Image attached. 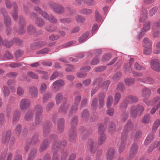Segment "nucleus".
Returning <instances> with one entry per match:
<instances>
[{
  "label": "nucleus",
  "instance_id": "45",
  "mask_svg": "<svg viewBox=\"0 0 160 160\" xmlns=\"http://www.w3.org/2000/svg\"><path fill=\"white\" fill-rule=\"evenodd\" d=\"M81 117L82 119L87 120L89 117V113L87 110H84L81 114Z\"/></svg>",
  "mask_w": 160,
  "mask_h": 160
},
{
  "label": "nucleus",
  "instance_id": "59",
  "mask_svg": "<svg viewBox=\"0 0 160 160\" xmlns=\"http://www.w3.org/2000/svg\"><path fill=\"white\" fill-rule=\"evenodd\" d=\"M158 9V7L155 6L152 8L149 11V14L150 16H152L155 14Z\"/></svg>",
  "mask_w": 160,
  "mask_h": 160
},
{
  "label": "nucleus",
  "instance_id": "19",
  "mask_svg": "<svg viewBox=\"0 0 160 160\" xmlns=\"http://www.w3.org/2000/svg\"><path fill=\"white\" fill-rule=\"evenodd\" d=\"M64 120L63 118H59L58 123V128L60 132H62L64 129Z\"/></svg>",
  "mask_w": 160,
  "mask_h": 160
},
{
  "label": "nucleus",
  "instance_id": "60",
  "mask_svg": "<svg viewBox=\"0 0 160 160\" xmlns=\"http://www.w3.org/2000/svg\"><path fill=\"white\" fill-rule=\"evenodd\" d=\"M98 99L96 98H94L92 101L91 106L94 110L97 108L98 106Z\"/></svg>",
  "mask_w": 160,
  "mask_h": 160
},
{
  "label": "nucleus",
  "instance_id": "18",
  "mask_svg": "<svg viewBox=\"0 0 160 160\" xmlns=\"http://www.w3.org/2000/svg\"><path fill=\"white\" fill-rule=\"evenodd\" d=\"M138 98L135 96L130 95L125 99V101L129 103H135L138 101Z\"/></svg>",
  "mask_w": 160,
  "mask_h": 160
},
{
  "label": "nucleus",
  "instance_id": "23",
  "mask_svg": "<svg viewBox=\"0 0 160 160\" xmlns=\"http://www.w3.org/2000/svg\"><path fill=\"white\" fill-rule=\"evenodd\" d=\"M105 97V95L103 93H100L98 95L99 102V108H102L104 105Z\"/></svg>",
  "mask_w": 160,
  "mask_h": 160
},
{
  "label": "nucleus",
  "instance_id": "46",
  "mask_svg": "<svg viewBox=\"0 0 160 160\" xmlns=\"http://www.w3.org/2000/svg\"><path fill=\"white\" fill-rule=\"evenodd\" d=\"M150 115L147 114L142 118V122L145 124L148 123L150 121Z\"/></svg>",
  "mask_w": 160,
  "mask_h": 160
},
{
  "label": "nucleus",
  "instance_id": "41",
  "mask_svg": "<svg viewBox=\"0 0 160 160\" xmlns=\"http://www.w3.org/2000/svg\"><path fill=\"white\" fill-rule=\"evenodd\" d=\"M160 125V120L157 119L156 120L154 124L152 127V131L153 132H155L158 128V127Z\"/></svg>",
  "mask_w": 160,
  "mask_h": 160
},
{
  "label": "nucleus",
  "instance_id": "4",
  "mask_svg": "<svg viewBox=\"0 0 160 160\" xmlns=\"http://www.w3.org/2000/svg\"><path fill=\"white\" fill-rule=\"evenodd\" d=\"M1 12L2 13L4 17V24L7 26L6 32L8 35H9L11 33L12 30L11 28L9 27L11 24V19L9 16L8 15L6 12L5 9L4 8H1Z\"/></svg>",
  "mask_w": 160,
  "mask_h": 160
},
{
  "label": "nucleus",
  "instance_id": "39",
  "mask_svg": "<svg viewBox=\"0 0 160 160\" xmlns=\"http://www.w3.org/2000/svg\"><path fill=\"white\" fill-rule=\"evenodd\" d=\"M36 151L37 150L35 148L31 150L29 155L28 160H33L35 157Z\"/></svg>",
  "mask_w": 160,
  "mask_h": 160
},
{
  "label": "nucleus",
  "instance_id": "7",
  "mask_svg": "<svg viewBox=\"0 0 160 160\" xmlns=\"http://www.w3.org/2000/svg\"><path fill=\"white\" fill-rule=\"evenodd\" d=\"M35 111L36 112L35 122L36 123L38 124L40 120V116L43 111L42 108L39 105H37L35 108Z\"/></svg>",
  "mask_w": 160,
  "mask_h": 160
},
{
  "label": "nucleus",
  "instance_id": "36",
  "mask_svg": "<svg viewBox=\"0 0 160 160\" xmlns=\"http://www.w3.org/2000/svg\"><path fill=\"white\" fill-rule=\"evenodd\" d=\"M89 32H86L84 33L78 39V41L80 43H82L85 41L89 36Z\"/></svg>",
  "mask_w": 160,
  "mask_h": 160
},
{
  "label": "nucleus",
  "instance_id": "48",
  "mask_svg": "<svg viewBox=\"0 0 160 160\" xmlns=\"http://www.w3.org/2000/svg\"><path fill=\"white\" fill-rule=\"evenodd\" d=\"M92 12V11L91 9L87 8L82 9L80 11V13L86 15H88L89 14L91 13Z\"/></svg>",
  "mask_w": 160,
  "mask_h": 160
},
{
  "label": "nucleus",
  "instance_id": "43",
  "mask_svg": "<svg viewBox=\"0 0 160 160\" xmlns=\"http://www.w3.org/2000/svg\"><path fill=\"white\" fill-rule=\"evenodd\" d=\"M52 94L50 92H47L44 94L42 98V102L44 103L46 102L48 99L51 98Z\"/></svg>",
  "mask_w": 160,
  "mask_h": 160
},
{
  "label": "nucleus",
  "instance_id": "17",
  "mask_svg": "<svg viewBox=\"0 0 160 160\" xmlns=\"http://www.w3.org/2000/svg\"><path fill=\"white\" fill-rule=\"evenodd\" d=\"M157 148V149L160 150V141L156 142L149 147L148 151L149 152H152L155 148Z\"/></svg>",
  "mask_w": 160,
  "mask_h": 160
},
{
  "label": "nucleus",
  "instance_id": "15",
  "mask_svg": "<svg viewBox=\"0 0 160 160\" xmlns=\"http://www.w3.org/2000/svg\"><path fill=\"white\" fill-rule=\"evenodd\" d=\"M19 21L20 24H22V26H20L19 30L18 31V33L20 35H22L24 33L25 31L24 29V27L26 25L25 23L24 20L22 17L20 16L19 17Z\"/></svg>",
  "mask_w": 160,
  "mask_h": 160
},
{
  "label": "nucleus",
  "instance_id": "58",
  "mask_svg": "<svg viewBox=\"0 0 160 160\" xmlns=\"http://www.w3.org/2000/svg\"><path fill=\"white\" fill-rule=\"evenodd\" d=\"M38 73L41 74L42 76V78L44 79H47L48 77L47 72H44L42 71L38 70Z\"/></svg>",
  "mask_w": 160,
  "mask_h": 160
},
{
  "label": "nucleus",
  "instance_id": "13",
  "mask_svg": "<svg viewBox=\"0 0 160 160\" xmlns=\"http://www.w3.org/2000/svg\"><path fill=\"white\" fill-rule=\"evenodd\" d=\"M22 41L18 38H15L13 39V41L9 42L6 40H4V43L3 45L6 47L9 48L13 45L14 43L20 44L21 43Z\"/></svg>",
  "mask_w": 160,
  "mask_h": 160
},
{
  "label": "nucleus",
  "instance_id": "51",
  "mask_svg": "<svg viewBox=\"0 0 160 160\" xmlns=\"http://www.w3.org/2000/svg\"><path fill=\"white\" fill-rule=\"evenodd\" d=\"M22 126L20 124H18L16 126L15 133L18 136H19L21 130Z\"/></svg>",
  "mask_w": 160,
  "mask_h": 160
},
{
  "label": "nucleus",
  "instance_id": "61",
  "mask_svg": "<svg viewBox=\"0 0 160 160\" xmlns=\"http://www.w3.org/2000/svg\"><path fill=\"white\" fill-rule=\"evenodd\" d=\"M47 86L45 83H42L40 88L39 90L40 92L42 94L47 89Z\"/></svg>",
  "mask_w": 160,
  "mask_h": 160
},
{
  "label": "nucleus",
  "instance_id": "54",
  "mask_svg": "<svg viewBox=\"0 0 160 160\" xmlns=\"http://www.w3.org/2000/svg\"><path fill=\"white\" fill-rule=\"evenodd\" d=\"M121 76V73L120 72H118L112 76V79L115 81H117L119 79Z\"/></svg>",
  "mask_w": 160,
  "mask_h": 160
},
{
  "label": "nucleus",
  "instance_id": "14",
  "mask_svg": "<svg viewBox=\"0 0 160 160\" xmlns=\"http://www.w3.org/2000/svg\"><path fill=\"white\" fill-rule=\"evenodd\" d=\"M138 149V146L137 144L134 143L132 145L129 156L130 158H132L135 157L137 153Z\"/></svg>",
  "mask_w": 160,
  "mask_h": 160
},
{
  "label": "nucleus",
  "instance_id": "12",
  "mask_svg": "<svg viewBox=\"0 0 160 160\" xmlns=\"http://www.w3.org/2000/svg\"><path fill=\"white\" fill-rule=\"evenodd\" d=\"M150 22L149 21H146L143 25V27L141 30V32L139 34L138 37L140 39L145 34L146 32L148 31L150 28Z\"/></svg>",
  "mask_w": 160,
  "mask_h": 160
},
{
  "label": "nucleus",
  "instance_id": "20",
  "mask_svg": "<svg viewBox=\"0 0 160 160\" xmlns=\"http://www.w3.org/2000/svg\"><path fill=\"white\" fill-rule=\"evenodd\" d=\"M11 133V132L10 130H8L5 136L2 138V143L6 144L8 143L10 140Z\"/></svg>",
  "mask_w": 160,
  "mask_h": 160
},
{
  "label": "nucleus",
  "instance_id": "1",
  "mask_svg": "<svg viewBox=\"0 0 160 160\" xmlns=\"http://www.w3.org/2000/svg\"><path fill=\"white\" fill-rule=\"evenodd\" d=\"M55 101L57 105L59 104L62 100L63 103L61 104V107L59 109V112H63L66 113L69 107V104L67 102V98L63 97L62 93H58L55 96Z\"/></svg>",
  "mask_w": 160,
  "mask_h": 160
},
{
  "label": "nucleus",
  "instance_id": "31",
  "mask_svg": "<svg viewBox=\"0 0 160 160\" xmlns=\"http://www.w3.org/2000/svg\"><path fill=\"white\" fill-rule=\"evenodd\" d=\"M75 129H71L70 130L69 139L71 141H73L76 139V132Z\"/></svg>",
  "mask_w": 160,
  "mask_h": 160
},
{
  "label": "nucleus",
  "instance_id": "27",
  "mask_svg": "<svg viewBox=\"0 0 160 160\" xmlns=\"http://www.w3.org/2000/svg\"><path fill=\"white\" fill-rule=\"evenodd\" d=\"M152 41L148 38H145L143 41V45L144 47H152Z\"/></svg>",
  "mask_w": 160,
  "mask_h": 160
},
{
  "label": "nucleus",
  "instance_id": "53",
  "mask_svg": "<svg viewBox=\"0 0 160 160\" xmlns=\"http://www.w3.org/2000/svg\"><path fill=\"white\" fill-rule=\"evenodd\" d=\"M27 75L30 78L35 79H38V76L34 72H27Z\"/></svg>",
  "mask_w": 160,
  "mask_h": 160
},
{
  "label": "nucleus",
  "instance_id": "56",
  "mask_svg": "<svg viewBox=\"0 0 160 160\" xmlns=\"http://www.w3.org/2000/svg\"><path fill=\"white\" fill-rule=\"evenodd\" d=\"M152 51V47H145L143 50V53L146 55H149L151 53Z\"/></svg>",
  "mask_w": 160,
  "mask_h": 160
},
{
  "label": "nucleus",
  "instance_id": "24",
  "mask_svg": "<svg viewBox=\"0 0 160 160\" xmlns=\"http://www.w3.org/2000/svg\"><path fill=\"white\" fill-rule=\"evenodd\" d=\"M114 150L113 148L109 149L107 151V160H111L114 156Z\"/></svg>",
  "mask_w": 160,
  "mask_h": 160
},
{
  "label": "nucleus",
  "instance_id": "11",
  "mask_svg": "<svg viewBox=\"0 0 160 160\" xmlns=\"http://www.w3.org/2000/svg\"><path fill=\"white\" fill-rule=\"evenodd\" d=\"M137 80L140 82L144 83H147L150 84H152L155 83V81L154 79L149 77H144L142 78H138Z\"/></svg>",
  "mask_w": 160,
  "mask_h": 160
},
{
  "label": "nucleus",
  "instance_id": "42",
  "mask_svg": "<svg viewBox=\"0 0 160 160\" xmlns=\"http://www.w3.org/2000/svg\"><path fill=\"white\" fill-rule=\"evenodd\" d=\"M44 22L42 18H37L35 20V23L38 27H42L44 25Z\"/></svg>",
  "mask_w": 160,
  "mask_h": 160
},
{
  "label": "nucleus",
  "instance_id": "37",
  "mask_svg": "<svg viewBox=\"0 0 160 160\" xmlns=\"http://www.w3.org/2000/svg\"><path fill=\"white\" fill-rule=\"evenodd\" d=\"M121 98V94L118 92L116 93L114 95V102L113 105L114 106H116L119 101Z\"/></svg>",
  "mask_w": 160,
  "mask_h": 160
},
{
  "label": "nucleus",
  "instance_id": "3",
  "mask_svg": "<svg viewBox=\"0 0 160 160\" xmlns=\"http://www.w3.org/2000/svg\"><path fill=\"white\" fill-rule=\"evenodd\" d=\"M144 110L143 107L140 104L132 107L130 110V114L131 117H136L138 114L141 115Z\"/></svg>",
  "mask_w": 160,
  "mask_h": 160
},
{
  "label": "nucleus",
  "instance_id": "47",
  "mask_svg": "<svg viewBox=\"0 0 160 160\" xmlns=\"http://www.w3.org/2000/svg\"><path fill=\"white\" fill-rule=\"evenodd\" d=\"M113 102L112 97L110 95L109 96L107 99V106L108 108H110Z\"/></svg>",
  "mask_w": 160,
  "mask_h": 160
},
{
  "label": "nucleus",
  "instance_id": "8",
  "mask_svg": "<svg viewBox=\"0 0 160 160\" xmlns=\"http://www.w3.org/2000/svg\"><path fill=\"white\" fill-rule=\"evenodd\" d=\"M64 84V82L62 80H56L52 83V88L54 91L57 92L59 90Z\"/></svg>",
  "mask_w": 160,
  "mask_h": 160
},
{
  "label": "nucleus",
  "instance_id": "21",
  "mask_svg": "<svg viewBox=\"0 0 160 160\" xmlns=\"http://www.w3.org/2000/svg\"><path fill=\"white\" fill-rule=\"evenodd\" d=\"M21 112L19 110H16L15 111L13 118L12 122L13 123L17 122L19 119Z\"/></svg>",
  "mask_w": 160,
  "mask_h": 160
},
{
  "label": "nucleus",
  "instance_id": "16",
  "mask_svg": "<svg viewBox=\"0 0 160 160\" xmlns=\"http://www.w3.org/2000/svg\"><path fill=\"white\" fill-rule=\"evenodd\" d=\"M152 93L151 91L147 87L144 88L141 92V96L144 98L149 97Z\"/></svg>",
  "mask_w": 160,
  "mask_h": 160
},
{
  "label": "nucleus",
  "instance_id": "44",
  "mask_svg": "<svg viewBox=\"0 0 160 160\" xmlns=\"http://www.w3.org/2000/svg\"><path fill=\"white\" fill-rule=\"evenodd\" d=\"M78 105L74 104L72 105L70 109V112L68 114L69 117L71 116L73 113L77 111L78 110Z\"/></svg>",
  "mask_w": 160,
  "mask_h": 160
},
{
  "label": "nucleus",
  "instance_id": "63",
  "mask_svg": "<svg viewBox=\"0 0 160 160\" xmlns=\"http://www.w3.org/2000/svg\"><path fill=\"white\" fill-rule=\"evenodd\" d=\"M35 31V28L32 25H29L28 27V31L29 34H32Z\"/></svg>",
  "mask_w": 160,
  "mask_h": 160
},
{
  "label": "nucleus",
  "instance_id": "6",
  "mask_svg": "<svg viewBox=\"0 0 160 160\" xmlns=\"http://www.w3.org/2000/svg\"><path fill=\"white\" fill-rule=\"evenodd\" d=\"M49 5L50 7L56 13L60 14L64 10V7L61 4L52 2Z\"/></svg>",
  "mask_w": 160,
  "mask_h": 160
},
{
  "label": "nucleus",
  "instance_id": "55",
  "mask_svg": "<svg viewBox=\"0 0 160 160\" xmlns=\"http://www.w3.org/2000/svg\"><path fill=\"white\" fill-rule=\"evenodd\" d=\"M81 99V96L80 95H77L75 97L74 104L79 105Z\"/></svg>",
  "mask_w": 160,
  "mask_h": 160
},
{
  "label": "nucleus",
  "instance_id": "2",
  "mask_svg": "<svg viewBox=\"0 0 160 160\" xmlns=\"http://www.w3.org/2000/svg\"><path fill=\"white\" fill-rule=\"evenodd\" d=\"M133 126V125L131 123V121L128 120L127 123L124 127L123 131L122 133L121 144L119 148L120 152H122L124 149L125 145V142L127 139V134L132 128Z\"/></svg>",
  "mask_w": 160,
  "mask_h": 160
},
{
  "label": "nucleus",
  "instance_id": "9",
  "mask_svg": "<svg viewBox=\"0 0 160 160\" xmlns=\"http://www.w3.org/2000/svg\"><path fill=\"white\" fill-rule=\"evenodd\" d=\"M150 65L152 68L157 72L160 71V62L157 59L151 60Z\"/></svg>",
  "mask_w": 160,
  "mask_h": 160
},
{
  "label": "nucleus",
  "instance_id": "5",
  "mask_svg": "<svg viewBox=\"0 0 160 160\" xmlns=\"http://www.w3.org/2000/svg\"><path fill=\"white\" fill-rule=\"evenodd\" d=\"M106 128L101 124H100L99 126L98 132L100 135L98 141V144L99 145H102L105 141L106 139V136L104 134V131Z\"/></svg>",
  "mask_w": 160,
  "mask_h": 160
},
{
  "label": "nucleus",
  "instance_id": "40",
  "mask_svg": "<svg viewBox=\"0 0 160 160\" xmlns=\"http://www.w3.org/2000/svg\"><path fill=\"white\" fill-rule=\"evenodd\" d=\"M124 82L126 85L131 86L134 83L135 80L133 78H127L125 80Z\"/></svg>",
  "mask_w": 160,
  "mask_h": 160
},
{
  "label": "nucleus",
  "instance_id": "64",
  "mask_svg": "<svg viewBox=\"0 0 160 160\" xmlns=\"http://www.w3.org/2000/svg\"><path fill=\"white\" fill-rule=\"evenodd\" d=\"M3 92L4 95L6 96H8L10 94V91L8 88L5 85L3 87Z\"/></svg>",
  "mask_w": 160,
  "mask_h": 160
},
{
  "label": "nucleus",
  "instance_id": "22",
  "mask_svg": "<svg viewBox=\"0 0 160 160\" xmlns=\"http://www.w3.org/2000/svg\"><path fill=\"white\" fill-rule=\"evenodd\" d=\"M38 91L37 88L34 86L29 88V94L32 97H36L38 94Z\"/></svg>",
  "mask_w": 160,
  "mask_h": 160
},
{
  "label": "nucleus",
  "instance_id": "10",
  "mask_svg": "<svg viewBox=\"0 0 160 160\" xmlns=\"http://www.w3.org/2000/svg\"><path fill=\"white\" fill-rule=\"evenodd\" d=\"M30 100L27 99H22L20 102V107L22 110H27L30 106Z\"/></svg>",
  "mask_w": 160,
  "mask_h": 160
},
{
  "label": "nucleus",
  "instance_id": "50",
  "mask_svg": "<svg viewBox=\"0 0 160 160\" xmlns=\"http://www.w3.org/2000/svg\"><path fill=\"white\" fill-rule=\"evenodd\" d=\"M128 112H122L121 118L122 122H124L127 119L128 117Z\"/></svg>",
  "mask_w": 160,
  "mask_h": 160
},
{
  "label": "nucleus",
  "instance_id": "34",
  "mask_svg": "<svg viewBox=\"0 0 160 160\" xmlns=\"http://www.w3.org/2000/svg\"><path fill=\"white\" fill-rule=\"evenodd\" d=\"M49 142L47 140H44L42 143L40 148V151L42 152L43 150L46 149L49 145Z\"/></svg>",
  "mask_w": 160,
  "mask_h": 160
},
{
  "label": "nucleus",
  "instance_id": "29",
  "mask_svg": "<svg viewBox=\"0 0 160 160\" xmlns=\"http://www.w3.org/2000/svg\"><path fill=\"white\" fill-rule=\"evenodd\" d=\"M33 116V112L31 110L28 111L24 117V119L27 121H29L31 120Z\"/></svg>",
  "mask_w": 160,
  "mask_h": 160
},
{
  "label": "nucleus",
  "instance_id": "33",
  "mask_svg": "<svg viewBox=\"0 0 160 160\" xmlns=\"http://www.w3.org/2000/svg\"><path fill=\"white\" fill-rule=\"evenodd\" d=\"M154 137V135L152 133H151L148 135L145 141V145H147L153 139Z\"/></svg>",
  "mask_w": 160,
  "mask_h": 160
},
{
  "label": "nucleus",
  "instance_id": "62",
  "mask_svg": "<svg viewBox=\"0 0 160 160\" xmlns=\"http://www.w3.org/2000/svg\"><path fill=\"white\" fill-rule=\"evenodd\" d=\"M66 65L68 67L65 69V71L67 72H71L73 71L74 69V67L73 65L69 64H66Z\"/></svg>",
  "mask_w": 160,
  "mask_h": 160
},
{
  "label": "nucleus",
  "instance_id": "52",
  "mask_svg": "<svg viewBox=\"0 0 160 160\" xmlns=\"http://www.w3.org/2000/svg\"><path fill=\"white\" fill-rule=\"evenodd\" d=\"M142 132L141 131L138 130L137 131L136 133L134 141H138L139 138L141 137L142 135Z\"/></svg>",
  "mask_w": 160,
  "mask_h": 160
},
{
  "label": "nucleus",
  "instance_id": "26",
  "mask_svg": "<svg viewBox=\"0 0 160 160\" xmlns=\"http://www.w3.org/2000/svg\"><path fill=\"white\" fill-rule=\"evenodd\" d=\"M147 11L145 9L142 10L141 14L139 21L140 22H142L147 19Z\"/></svg>",
  "mask_w": 160,
  "mask_h": 160
},
{
  "label": "nucleus",
  "instance_id": "28",
  "mask_svg": "<svg viewBox=\"0 0 160 160\" xmlns=\"http://www.w3.org/2000/svg\"><path fill=\"white\" fill-rule=\"evenodd\" d=\"M88 147L90 149L91 152L94 153L95 152L96 148L94 145L92 139H90L88 141Z\"/></svg>",
  "mask_w": 160,
  "mask_h": 160
},
{
  "label": "nucleus",
  "instance_id": "25",
  "mask_svg": "<svg viewBox=\"0 0 160 160\" xmlns=\"http://www.w3.org/2000/svg\"><path fill=\"white\" fill-rule=\"evenodd\" d=\"M13 6L14 10V11L12 12V15L14 20H16L18 17L17 13L18 7L15 2H13Z\"/></svg>",
  "mask_w": 160,
  "mask_h": 160
},
{
  "label": "nucleus",
  "instance_id": "30",
  "mask_svg": "<svg viewBox=\"0 0 160 160\" xmlns=\"http://www.w3.org/2000/svg\"><path fill=\"white\" fill-rule=\"evenodd\" d=\"M66 145V142L65 141H63L60 144V145H59L58 143H57V142H54L52 147L53 145H55L56 147V148L57 149V151H56V153H57V152L59 150L60 148H63L65 147Z\"/></svg>",
  "mask_w": 160,
  "mask_h": 160
},
{
  "label": "nucleus",
  "instance_id": "35",
  "mask_svg": "<svg viewBox=\"0 0 160 160\" xmlns=\"http://www.w3.org/2000/svg\"><path fill=\"white\" fill-rule=\"evenodd\" d=\"M128 71L129 72L132 73L133 76L134 77H141L143 75V73L134 71L132 70V69L131 68H130V69L128 70Z\"/></svg>",
  "mask_w": 160,
  "mask_h": 160
},
{
  "label": "nucleus",
  "instance_id": "57",
  "mask_svg": "<svg viewBox=\"0 0 160 160\" xmlns=\"http://www.w3.org/2000/svg\"><path fill=\"white\" fill-rule=\"evenodd\" d=\"M50 28H51V26H47L46 27L45 30L48 32H52L55 31L58 29V28L56 26L52 27V29H50Z\"/></svg>",
  "mask_w": 160,
  "mask_h": 160
},
{
  "label": "nucleus",
  "instance_id": "32",
  "mask_svg": "<svg viewBox=\"0 0 160 160\" xmlns=\"http://www.w3.org/2000/svg\"><path fill=\"white\" fill-rule=\"evenodd\" d=\"M78 122V117L76 116H74L72 119L71 122V128L72 129H75V127Z\"/></svg>",
  "mask_w": 160,
  "mask_h": 160
},
{
  "label": "nucleus",
  "instance_id": "38",
  "mask_svg": "<svg viewBox=\"0 0 160 160\" xmlns=\"http://www.w3.org/2000/svg\"><path fill=\"white\" fill-rule=\"evenodd\" d=\"M57 150V149L56 148L55 145H53L52 148V152L53 154L52 160H59V157L58 156L57 153H56Z\"/></svg>",
  "mask_w": 160,
  "mask_h": 160
},
{
  "label": "nucleus",
  "instance_id": "49",
  "mask_svg": "<svg viewBox=\"0 0 160 160\" xmlns=\"http://www.w3.org/2000/svg\"><path fill=\"white\" fill-rule=\"evenodd\" d=\"M134 68L139 71H144L146 70V68L141 66L137 62H136L134 66Z\"/></svg>",
  "mask_w": 160,
  "mask_h": 160
}]
</instances>
